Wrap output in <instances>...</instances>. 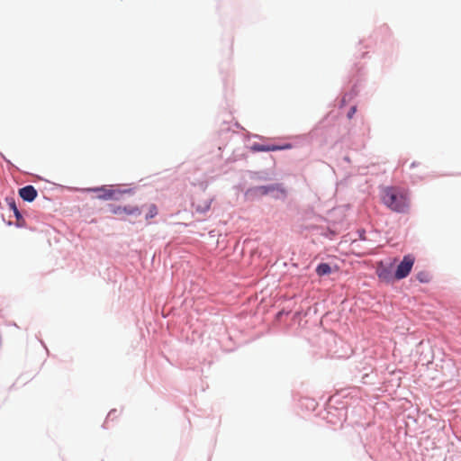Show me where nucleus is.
I'll return each mask as SVG.
<instances>
[{"label": "nucleus", "mask_w": 461, "mask_h": 461, "mask_svg": "<svg viewBox=\"0 0 461 461\" xmlns=\"http://www.w3.org/2000/svg\"><path fill=\"white\" fill-rule=\"evenodd\" d=\"M382 202L390 210L404 213L410 207L408 193L396 186L384 187L382 191Z\"/></svg>", "instance_id": "nucleus-1"}, {"label": "nucleus", "mask_w": 461, "mask_h": 461, "mask_svg": "<svg viewBox=\"0 0 461 461\" xmlns=\"http://www.w3.org/2000/svg\"><path fill=\"white\" fill-rule=\"evenodd\" d=\"M415 262V258L409 254L403 257L402 262L398 265L393 277L397 280L405 278L411 272Z\"/></svg>", "instance_id": "nucleus-2"}, {"label": "nucleus", "mask_w": 461, "mask_h": 461, "mask_svg": "<svg viewBox=\"0 0 461 461\" xmlns=\"http://www.w3.org/2000/svg\"><path fill=\"white\" fill-rule=\"evenodd\" d=\"M109 211L111 213L114 215H130V216H140L141 214V211L138 206H132V205H114L110 204L109 205Z\"/></svg>", "instance_id": "nucleus-3"}, {"label": "nucleus", "mask_w": 461, "mask_h": 461, "mask_svg": "<svg viewBox=\"0 0 461 461\" xmlns=\"http://www.w3.org/2000/svg\"><path fill=\"white\" fill-rule=\"evenodd\" d=\"M292 148H293V145L291 143H284L281 145L253 143L249 147V149L252 152H262V151H277V150L291 149Z\"/></svg>", "instance_id": "nucleus-4"}, {"label": "nucleus", "mask_w": 461, "mask_h": 461, "mask_svg": "<svg viewBox=\"0 0 461 461\" xmlns=\"http://www.w3.org/2000/svg\"><path fill=\"white\" fill-rule=\"evenodd\" d=\"M20 196L26 202H32L37 196V191L32 185H26L19 190Z\"/></svg>", "instance_id": "nucleus-5"}, {"label": "nucleus", "mask_w": 461, "mask_h": 461, "mask_svg": "<svg viewBox=\"0 0 461 461\" xmlns=\"http://www.w3.org/2000/svg\"><path fill=\"white\" fill-rule=\"evenodd\" d=\"M89 191H93V192H100L101 194L97 196L99 199H102V200H110V199H113L114 198V195L116 194V191L113 190V189H106L104 187H101V188H92V189H89Z\"/></svg>", "instance_id": "nucleus-6"}, {"label": "nucleus", "mask_w": 461, "mask_h": 461, "mask_svg": "<svg viewBox=\"0 0 461 461\" xmlns=\"http://www.w3.org/2000/svg\"><path fill=\"white\" fill-rule=\"evenodd\" d=\"M378 277L383 280L389 282L393 279V274L389 267L383 265L379 266L376 270Z\"/></svg>", "instance_id": "nucleus-7"}, {"label": "nucleus", "mask_w": 461, "mask_h": 461, "mask_svg": "<svg viewBox=\"0 0 461 461\" xmlns=\"http://www.w3.org/2000/svg\"><path fill=\"white\" fill-rule=\"evenodd\" d=\"M316 273L320 276L329 275L331 273V267L327 263H321L316 267Z\"/></svg>", "instance_id": "nucleus-8"}, {"label": "nucleus", "mask_w": 461, "mask_h": 461, "mask_svg": "<svg viewBox=\"0 0 461 461\" xmlns=\"http://www.w3.org/2000/svg\"><path fill=\"white\" fill-rule=\"evenodd\" d=\"M158 214V207L155 204H149L148 207V212L146 214V220L154 218Z\"/></svg>", "instance_id": "nucleus-9"}, {"label": "nucleus", "mask_w": 461, "mask_h": 461, "mask_svg": "<svg viewBox=\"0 0 461 461\" xmlns=\"http://www.w3.org/2000/svg\"><path fill=\"white\" fill-rule=\"evenodd\" d=\"M417 278H418V280H420L421 283H427V282H429V280L428 274H427V273H423V272L419 273V274L417 275Z\"/></svg>", "instance_id": "nucleus-10"}, {"label": "nucleus", "mask_w": 461, "mask_h": 461, "mask_svg": "<svg viewBox=\"0 0 461 461\" xmlns=\"http://www.w3.org/2000/svg\"><path fill=\"white\" fill-rule=\"evenodd\" d=\"M10 206H11V208L14 210V215L16 216V218H17V219H19V218L21 217V213H20V212L18 211V209H17V207H16V205H15L14 202H12V203H10Z\"/></svg>", "instance_id": "nucleus-11"}, {"label": "nucleus", "mask_w": 461, "mask_h": 461, "mask_svg": "<svg viewBox=\"0 0 461 461\" xmlns=\"http://www.w3.org/2000/svg\"><path fill=\"white\" fill-rule=\"evenodd\" d=\"M259 189H260V191H261V193H262V194H267V192H268L270 189H272V188H271V187L262 186V187H260Z\"/></svg>", "instance_id": "nucleus-12"}, {"label": "nucleus", "mask_w": 461, "mask_h": 461, "mask_svg": "<svg viewBox=\"0 0 461 461\" xmlns=\"http://www.w3.org/2000/svg\"><path fill=\"white\" fill-rule=\"evenodd\" d=\"M356 112H357L356 107H355V106H352V107L350 108V112L348 113V115H350L351 113L353 114V113H355Z\"/></svg>", "instance_id": "nucleus-13"}, {"label": "nucleus", "mask_w": 461, "mask_h": 461, "mask_svg": "<svg viewBox=\"0 0 461 461\" xmlns=\"http://www.w3.org/2000/svg\"><path fill=\"white\" fill-rule=\"evenodd\" d=\"M209 206H210L209 204H206L203 209L197 208V211L205 212L209 209Z\"/></svg>", "instance_id": "nucleus-14"}]
</instances>
